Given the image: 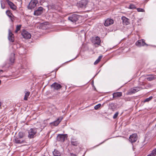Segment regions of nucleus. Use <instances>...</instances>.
<instances>
[{
	"label": "nucleus",
	"instance_id": "22",
	"mask_svg": "<svg viewBox=\"0 0 156 156\" xmlns=\"http://www.w3.org/2000/svg\"><path fill=\"white\" fill-rule=\"evenodd\" d=\"M112 95L113 98L120 97L122 96V93L121 92L114 93Z\"/></svg>",
	"mask_w": 156,
	"mask_h": 156
},
{
	"label": "nucleus",
	"instance_id": "6",
	"mask_svg": "<svg viewBox=\"0 0 156 156\" xmlns=\"http://www.w3.org/2000/svg\"><path fill=\"white\" fill-rule=\"evenodd\" d=\"M66 134H59L57 136V140L58 141L63 142L66 138Z\"/></svg>",
	"mask_w": 156,
	"mask_h": 156
},
{
	"label": "nucleus",
	"instance_id": "20",
	"mask_svg": "<svg viewBox=\"0 0 156 156\" xmlns=\"http://www.w3.org/2000/svg\"><path fill=\"white\" fill-rule=\"evenodd\" d=\"M15 140V143L16 144H21L25 142V140H22L21 139H20L19 137L16 138Z\"/></svg>",
	"mask_w": 156,
	"mask_h": 156
},
{
	"label": "nucleus",
	"instance_id": "17",
	"mask_svg": "<svg viewBox=\"0 0 156 156\" xmlns=\"http://www.w3.org/2000/svg\"><path fill=\"white\" fill-rule=\"evenodd\" d=\"M147 76H148L149 77H147L146 79L149 81H151L156 79V75H147Z\"/></svg>",
	"mask_w": 156,
	"mask_h": 156
},
{
	"label": "nucleus",
	"instance_id": "25",
	"mask_svg": "<svg viewBox=\"0 0 156 156\" xmlns=\"http://www.w3.org/2000/svg\"><path fill=\"white\" fill-rule=\"evenodd\" d=\"M48 6V8L51 9L55 10H56L57 9V7L56 5H55L54 4L52 3L49 5Z\"/></svg>",
	"mask_w": 156,
	"mask_h": 156
},
{
	"label": "nucleus",
	"instance_id": "42",
	"mask_svg": "<svg viewBox=\"0 0 156 156\" xmlns=\"http://www.w3.org/2000/svg\"><path fill=\"white\" fill-rule=\"evenodd\" d=\"M3 72V71L2 70H0V74L1 73V72Z\"/></svg>",
	"mask_w": 156,
	"mask_h": 156
},
{
	"label": "nucleus",
	"instance_id": "11",
	"mask_svg": "<svg viewBox=\"0 0 156 156\" xmlns=\"http://www.w3.org/2000/svg\"><path fill=\"white\" fill-rule=\"evenodd\" d=\"M144 89L141 87H135L133 89H131L130 90V93L132 94H134L137 92Z\"/></svg>",
	"mask_w": 156,
	"mask_h": 156
},
{
	"label": "nucleus",
	"instance_id": "14",
	"mask_svg": "<svg viewBox=\"0 0 156 156\" xmlns=\"http://www.w3.org/2000/svg\"><path fill=\"white\" fill-rule=\"evenodd\" d=\"M10 8L12 10H14L16 9V7L12 2L9 0H5Z\"/></svg>",
	"mask_w": 156,
	"mask_h": 156
},
{
	"label": "nucleus",
	"instance_id": "3",
	"mask_svg": "<svg viewBox=\"0 0 156 156\" xmlns=\"http://www.w3.org/2000/svg\"><path fill=\"white\" fill-rule=\"evenodd\" d=\"M78 16L76 14H73L68 17V20L73 23L76 22L78 20Z\"/></svg>",
	"mask_w": 156,
	"mask_h": 156
},
{
	"label": "nucleus",
	"instance_id": "33",
	"mask_svg": "<svg viewBox=\"0 0 156 156\" xmlns=\"http://www.w3.org/2000/svg\"><path fill=\"white\" fill-rule=\"evenodd\" d=\"M136 8L135 5L133 4H130L129 6V8L131 9H134Z\"/></svg>",
	"mask_w": 156,
	"mask_h": 156
},
{
	"label": "nucleus",
	"instance_id": "28",
	"mask_svg": "<svg viewBox=\"0 0 156 156\" xmlns=\"http://www.w3.org/2000/svg\"><path fill=\"white\" fill-rule=\"evenodd\" d=\"M15 55L14 53H12L11 56L9 58L10 61L12 63H13L14 62L15 60Z\"/></svg>",
	"mask_w": 156,
	"mask_h": 156
},
{
	"label": "nucleus",
	"instance_id": "13",
	"mask_svg": "<svg viewBox=\"0 0 156 156\" xmlns=\"http://www.w3.org/2000/svg\"><path fill=\"white\" fill-rule=\"evenodd\" d=\"M114 23L113 20L111 19L108 18L107 19L105 22L104 25L105 26H108Z\"/></svg>",
	"mask_w": 156,
	"mask_h": 156
},
{
	"label": "nucleus",
	"instance_id": "5",
	"mask_svg": "<svg viewBox=\"0 0 156 156\" xmlns=\"http://www.w3.org/2000/svg\"><path fill=\"white\" fill-rule=\"evenodd\" d=\"M88 2V0H81L78 3V6L82 8H85Z\"/></svg>",
	"mask_w": 156,
	"mask_h": 156
},
{
	"label": "nucleus",
	"instance_id": "7",
	"mask_svg": "<svg viewBox=\"0 0 156 156\" xmlns=\"http://www.w3.org/2000/svg\"><path fill=\"white\" fill-rule=\"evenodd\" d=\"M21 34L24 38L26 39L30 38L31 37V34L26 30L23 31Z\"/></svg>",
	"mask_w": 156,
	"mask_h": 156
},
{
	"label": "nucleus",
	"instance_id": "19",
	"mask_svg": "<svg viewBox=\"0 0 156 156\" xmlns=\"http://www.w3.org/2000/svg\"><path fill=\"white\" fill-rule=\"evenodd\" d=\"M62 119L63 118L62 117H60L57 119L53 123H52L55 126H57L59 124L60 122L62 120Z\"/></svg>",
	"mask_w": 156,
	"mask_h": 156
},
{
	"label": "nucleus",
	"instance_id": "32",
	"mask_svg": "<svg viewBox=\"0 0 156 156\" xmlns=\"http://www.w3.org/2000/svg\"><path fill=\"white\" fill-rule=\"evenodd\" d=\"M21 26V25H17V26L16 27V29L15 30V32L17 33V32L20 30Z\"/></svg>",
	"mask_w": 156,
	"mask_h": 156
},
{
	"label": "nucleus",
	"instance_id": "15",
	"mask_svg": "<svg viewBox=\"0 0 156 156\" xmlns=\"http://www.w3.org/2000/svg\"><path fill=\"white\" fill-rule=\"evenodd\" d=\"M71 143L73 145L75 146H77L79 144L77 139L73 137L71 138Z\"/></svg>",
	"mask_w": 156,
	"mask_h": 156
},
{
	"label": "nucleus",
	"instance_id": "8",
	"mask_svg": "<svg viewBox=\"0 0 156 156\" xmlns=\"http://www.w3.org/2000/svg\"><path fill=\"white\" fill-rule=\"evenodd\" d=\"M101 42V39L98 36H97L93 38L92 42L94 45L97 44L98 45H99L100 44Z\"/></svg>",
	"mask_w": 156,
	"mask_h": 156
},
{
	"label": "nucleus",
	"instance_id": "41",
	"mask_svg": "<svg viewBox=\"0 0 156 156\" xmlns=\"http://www.w3.org/2000/svg\"><path fill=\"white\" fill-rule=\"evenodd\" d=\"M40 0V2H44V0Z\"/></svg>",
	"mask_w": 156,
	"mask_h": 156
},
{
	"label": "nucleus",
	"instance_id": "16",
	"mask_svg": "<svg viewBox=\"0 0 156 156\" xmlns=\"http://www.w3.org/2000/svg\"><path fill=\"white\" fill-rule=\"evenodd\" d=\"M51 87L55 90H58L62 87V86L59 84L55 82L51 85Z\"/></svg>",
	"mask_w": 156,
	"mask_h": 156
},
{
	"label": "nucleus",
	"instance_id": "24",
	"mask_svg": "<svg viewBox=\"0 0 156 156\" xmlns=\"http://www.w3.org/2000/svg\"><path fill=\"white\" fill-rule=\"evenodd\" d=\"M25 94L24 97V100L25 101L27 100V98L29 96L30 92L28 90H25L24 92Z\"/></svg>",
	"mask_w": 156,
	"mask_h": 156
},
{
	"label": "nucleus",
	"instance_id": "4",
	"mask_svg": "<svg viewBox=\"0 0 156 156\" xmlns=\"http://www.w3.org/2000/svg\"><path fill=\"white\" fill-rule=\"evenodd\" d=\"M44 8L41 7H39L38 9L35 10L34 12V15L35 16H38L41 14L43 12Z\"/></svg>",
	"mask_w": 156,
	"mask_h": 156
},
{
	"label": "nucleus",
	"instance_id": "39",
	"mask_svg": "<svg viewBox=\"0 0 156 156\" xmlns=\"http://www.w3.org/2000/svg\"><path fill=\"white\" fill-rule=\"evenodd\" d=\"M42 125H43V126H41V129H43L44 128V127L46 126L45 125V124H44V123H42Z\"/></svg>",
	"mask_w": 156,
	"mask_h": 156
},
{
	"label": "nucleus",
	"instance_id": "1",
	"mask_svg": "<svg viewBox=\"0 0 156 156\" xmlns=\"http://www.w3.org/2000/svg\"><path fill=\"white\" fill-rule=\"evenodd\" d=\"M37 128H31L28 131V137L30 139L33 138L36 136V134L37 133Z\"/></svg>",
	"mask_w": 156,
	"mask_h": 156
},
{
	"label": "nucleus",
	"instance_id": "10",
	"mask_svg": "<svg viewBox=\"0 0 156 156\" xmlns=\"http://www.w3.org/2000/svg\"><path fill=\"white\" fill-rule=\"evenodd\" d=\"M136 46L139 47H140L142 46H144L145 45L147 46V44H146L143 39L137 41L135 43Z\"/></svg>",
	"mask_w": 156,
	"mask_h": 156
},
{
	"label": "nucleus",
	"instance_id": "26",
	"mask_svg": "<svg viewBox=\"0 0 156 156\" xmlns=\"http://www.w3.org/2000/svg\"><path fill=\"white\" fill-rule=\"evenodd\" d=\"M27 68V67L26 65H23L21 66L20 71L21 73H23Z\"/></svg>",
	"mask_w": 156,
	"mask_h": 156
},
{
	"label": "nucleus",
	"instance_id": "35",
	"mask_svg": "<svg viewBox=\"0 0 156 156\" xmlns=\"http://www.w3.org/2000/svg\"><path fill=\"white\" fill-rule=\"evenodd\" d=\"M137 10L138 12H144V10L142 8H137Z\"/></svg>",
	"mask_w": 156,
	"mask_h": 156
},
{
	"label": "nucleus",
	"instance_id": "27",
	"mask_svg": "<svg viewBox=\"0 0 156 156\" xmlns=\"http://www.w3.org/2000/svg\"><path fill=\"white\" fill-rule=\"evenodd\" d=\"M53 154L54 156H60L61 155L60 153L55 149L53 152Z\"/></svg>",
	"mask_w": 156,
	"mask_h": 156
},
{
	"label": "nucleus",
	"instance_id": "18",
	"mask_svg": "<svg viewBox=\"0 0 156 156\" xmlns=\"http://www.w3.org/2000/svg\"><path fill=\"white\" fill-rule=\"evenodd\" d=\"M122 20L123 23L124 24L127 25L129 24V19L125 16L122 17Z\"/></svg>",
	"mask_w": 156,
	"mask_h": 156
},
{
	"label": "nucleus",
	"instance_id": "21",
	"mask_svg": "<svg viewBox=\"0 0 156 156\" xmlns=\"http://www.w3.org/2000/svg\"><path fill=\"white\" fill-rule=\"evenodd\" d=\"M6 15L9 17L12 21H13L12 17L13 15L9 10H7L6 11Z\"/></svg>",
	"mask_w": 156,
	"mask_h": 156
},
{
	"label": "nucleus",
	"instance_id": "12",
	"mask_svg": "<svg viewBox=\"0 0 156 156\" xmlns=\"http://www.w3.org/2000/svg\"><path fill=\"white\" fill-rule=\"evenodd\" d=\"M8 39L9 41L12 42H13L14 41V35L10 29L9 30Z\"/></svg>",
	"mask_w": 156,
	"mask_h": 156
},
{
	"label": "nucleus",
	"instance_id": "29",
	"mask_svg": "<svg viewBox=\"0 0 156 156\" xmlns=\"http://www.w3.org/2000/svg\"><path fill=\"white\" fill-rule=\"evenodd\" d=\"M102 55H100L99 56L98 58L96 60V61L94 62V65L97 64H98L101 60V58H102Z\"/></svg>",
	"mask_w": 156,
	"mask_h": 156
},
{
	"label": "nucleus",
	"instance_id": "2",
	"mask_svg": "<svg viewBox=\"0 0 156 156\" xmlns=\"http://www.w3.org/2000/svg\"><path fill=\"white\" fill-rule=\"evenodd\" d=\"M38 1L37 0H31L28 6V9H34L37 4Z\"/></svg>",
	"mask_w": 156,
	"mask_h": 156
},
{
	"label": "nucleus",
	"instance_id": "31",
	"mask_svg": "<svg viewBox=\"0 0 156 156\" xmlns=\"http://www.w3.org/2000/svg\"><path fill=\"white\" fill-rule=\"evenodd\" d=\"M153 98V97L152 96H150L149 98H147L144 101V102H149Z\"/></svg>",
	"mask_w": 156,
	"mask_h": 156
},
{
	"label": "nucleus",
	"instance_id": "38",
	"mask_svg": "<svg viewBox=\"0 0 156 156\" xmlns=\"http://www.w3.org/2000/svg\"><path fill=\"white\" fill-rule=\"evenodd\" d=\"M2 2H3V1L2 0L0 2H1V8L2 9H4L5 8V6L4 5H3Z\"/></svg>",
	"mask_w": 156,
	"mask_h": 156
},
{
	"label": "nucleus",
	"instance_id": "36",
	"mask_svg": "<svg viewBox=\"0 0 156 156\" xmlns=\"http://www.w3.org/2000/svg\"><path fill=\"white\" fill-rule=\"evenodd\" d=\"M151 153L152 154L154 155V156L156 154V149H154L151 152Z\"/></svg>",
	"mask_w": 156,
	"mask_h": 156
},
{
	"label": "nucleus",
	"instance_id": "34",
	"mask_svg": "<svg viewBox=\"0 0 156 156\" xmlns=\"http://www.w3.org/2000/svg\"><path fill=\"white\" fill-rule=\"evenodd\" d=\"M101 106V104H99L98 105H95L94 108L95 110H97Z\"/></svg>",
	"mask_w": 156,
	"mask_h": 156
},
{
	"label": "nucleus",
	"instance_id": "23",
	"mask_svg": "<svg viewBox=\"0 0 156 156\" xmlns=\"http://www.w3.org/2000/svg\"><path fill=\"white\" fill-rule=\"evenodd\" d=\"M116 106L113 103H111L109 104V108L111 109L112 111H114L115 108H116Z\"/></svg>",
	"mask_w": 156,
	"mask_h": 156
},
{
	"label": "nucleus",
	"instance_id": "37",
	"mask_svg": "<svg viewBox=\"0 0 156 156\" xmlns=\"http://www.w3.org/2000/svg\"><path fill=\"white\" fill-rule=\"evenodd\" d=\"M119 114V112H116L114 115L113 118L114 119H116L118 116Z\"/></svg>",
	"mask_w": 156,
	"mask_h": 156
},
{
	"label": "nucleus",
	"instance_id": "9",
	"mask_svg": "<svg viewBox=\"0 0 156 156\" xmlns=\"http://www.w3.org/2000/svg\"><path fill=\"white\" fill-rule=\"evenodd\" d=\"M137 139V135L136 134L134 133L130 136L129 140L131 143H133L135 142L136 141Z\"/></svg>",
	"mask_w": 156,
	"mask_h": 156
},
{
	"label": "nucleus",
	"instance_id": "30",
	"mask_svg": "<svg viewBox=\"0 0 156 156\" xmlns=\"http://www.w3.org/2000/svg\"><path fill=\"white\" fill-rule=\"evenodd\" d=\"M24 136V134L22 132H20L18 133V136L19 138L22 139Z\"/></svg>",
	"mask_w": 156,
	"mask_h": 156
},
{
	"label": "nucleus",
	"instance_id": "40",
	"mask_svg": "<svg viewBox=\"0 0 156 156\" xmlns=\"http://www.w3.org/2000/svg\"><path fill=\"white\" fill-rule=\"evenodd\" d=\"M147 156H154V155L152 154L151 153L150 154H148Z\"/></svg>",
	"mask_w": 156,
	"mask_h": 156
}]
</instances>
